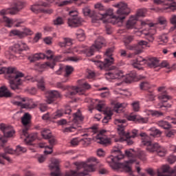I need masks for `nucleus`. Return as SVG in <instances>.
I'll use <instances>...</instances> for the list:
<instances>
[{
    "label": "nucleus",
    "instance_id": "f257e3e1",
    "mask_svg": "<svg viewBox=\"0 0 176 176\" xmlns=\"http://www.w3.org/2000/svg\"><path fill=\"white\" fill-rule=\"evenodd\" d=\"M118 8L117 14L113 15V10L108 9L104 14H99V16H94L92 17V23H100V20L104 19V23H111L112 24H122L126 16L130 14V8L127 6V3L124 2H120L116 6Z\"/></svg>",
    "mask_w": 176,
    "mask_h": 176
},
{
    "label": "nucleus",
    "instance_id": "f03ea898",
    "mask_svg": "<svg viewBox=\"0 0 176 176\" xmlns=\"http://www.w3.org/2000/svg\"><path fill=\"white\" fill-rule=\"evenodd\" d=\"M58 45L60 47H68L67 50L65 51V53H85L88 57H90L98 52L100 49L105 46V39L102 37H98L94 45L90 48L82 45L78 47L72 48V39L69 38H64L62 41L58 43Z\"/></svg>",
    "mask_w": 176,
    "mask_h": 176
},
{
    "label": "nucleus",
    "instance_id": "7ed1b4c3",
    "mask_svg": "<svg viewBox=\"0 0 176 176\" xmlns=\"http://www.w3.org/2000/svg\"><path fill=\"white\" fill-rule=\"evenodd\" d=\"M96 163H98L97 158L91 157L88 158L87 162H80L76 164L77 171L69 170L65 173V176H90L88 173L96 171ZM84 170V172L79 173V170Z\"/></svg>",
    "mask_w": 176,
    "mask_h": 176
},
{
    "label": "nucleus",
    "instance_id": "20e7f679",
    "mask_svg": "<svg viewBox=\"0 0 176 176\" xmlns=\"http://www.w3.org/2000/svg\"><path fill=\"white\" fill-rule=\"evenodd\" d=\"M115 124L118 126L117 130L118 131V134L120 137L118 141L122 142V141H126L128 145H132L133 140H130V138H135V137L138 136V131L136 129L132 130L131 133L124 132V127H126V120H116Z\"/></svg>",
    "mask_w": 176,
    "mask_h": 176
},
{
    "label": "nucleus",
    "instance_id": "39448f33",
    "mask_svg": "<svg viewBox=\"0 0 176 176\" xmlns=\"http://www.w3.org/2000/svg\"><path fill=\"white\" fill-rule=\"evenodd\" d=\"M24 8V3L21 1H17L14 3V6L11 8L3 9L0 10V16H3V21L6 23V27L10 28L16 21L14 19H10L8 16H5V14H16L19 13L21 9Z\"/></svg>",
    "mask_w": 176,
    "mask_h": 176
},
{
    "label": "nucleus",
    "instance_id": "423d86ee",
    "mask_svg": "<svg viewBox=\"0 0 176 176\" xmlns=\"http://www.w3.org/2000/svg\"><path fill=\"white\" fill-rule=\"evenodd\" d=\"M158 23H150L148 25V28L142 31V34L144 35L146 39H148V42H153L155 37L153 35L156 34V28L159 25H166L167 24V20L163 16H160L157 19Z\"/></svg>",
    "mask_w": 176,
    "mask_h": 176
},
{
    "label": "nucleus",
    "instance_id": "0eeeda50",
    "mask_svg": "<svg viewBox=\"0 0 176 176\" xmlns=\"http://www.w3.org/2000/svg\"><path fill=\"white\" fill-rule=\"evenodd\" d=\"M22 124L24 126V129L22 130V135L25 137V141L30 144L32 141H35L38 138L36 133H30L28 135V129H30V124H31V115L28 113H25L21 118Z\"/></svg>",
    "mask_w": 176,
    "mask_h": 176
},
{
    "label": "nucleus",
    "instance_id": "6e6552de",
    "mask_svg": "<svg viewBox=\"0 0 176 176\" xmlns=\"http://www.w3.org/2000/svg\"><path fill=\"white\" fill-rule=\"evenodd\" d=\"M112 52L113 50L112 48H109L106 51L104 54V61L100 60L101 58V56H96L95 59H93L92 61L95 63L96 65L100 68V69H109V67H111V64H113V58H112Z\"/></svg>",
    "mask_w": 176,
    "mask_h": 176
},
{
    "label": "nucleus",
    "instance_id": "1a4fd4ad",
    "mask_svg": "<svg viewBox=\"0 0 176 176\" xmlns=\"http://www.w3.org/2000/svg\"><path fill=\"white\" fill-rule=\"evenodd\" d=\"M146 64L150 68H157L159 67V60L156 58H150L145 59L142 56H138L136 60H133L132 65L137 69H142V65Z\"/></svg>",
    "mask_w": 176,
    "mask_h": 176
},
{
    "label": "nucleus",
    "instance_id": "9d476101",
    "mask_svg": "<svg viewBox=\"0 0 176 176\" xmlns=\"http://www.w3.org/2000/svg\"><path fill=\"white\" fill-rule=\"evenodd\" d=\"M140 137H142V145H144L146 147V151L150 152L151 153H154V152H157L160 144L157 143H152L151 141V138L148 135H146V133H142L140 134Z\"/></svg>",
    "mask_w": 176,
    "mask_h": 176
},
{
    "label": "nucleus",
    "instance_id": "9b49d317",
    "mask_svg": "<svg viewBox=\"0 0 176 176\" xmlns=\"http://www.w3.org/2000/svg\"><path fill=\"white\" fill-rule=\"evenodd\" d=\"M91 88V85L90 84L87 83V82H85L84 80H79V86L78 87H74L72 91H68L65 94V97L67 98H72L75 94H85V90H89Z\"/></svg>",
    "mask_w": 176,
    "mask_h": 176
},
{
    "label": "nucleus",
    "instance_id": "f8f14e48",
    "mask_svg": "<svg viewBox=\"0 0 176 176\" xmlns=\"http://www.w3.org/2000/svg\"><path fill=\"white\" fill-rule=\"evenodd\" d=\"M0 130L3 133V137L0 138V142L2 144H6L8 142V138H12L14 135V129L10 125L1 124Z\"/></svg>",
    "mask_w": 176,
    "mask_h": 176
},
{
    "label": "nucleus",
    "instance_id": "ddd939ff",
    "mask_svg": "<svg viewBox=\"0 0 176 176\" xmlns=\"http://www.w3.org/2000/svg\"><path fill=\"white\" fill-rule=\"evenodd\" d=\"M146 14V9L142 8L137 11L136 15L131 16L129 19L126 21V27L128 30H131L135 27L137 21H138V17H145Z\"/></svg>",
    "mask_w": 176,
    "mask_h": 176
},
{
    "label": "nucleus",
    "instance_id": "4468645a",
    "mask_svg": "<svg viewBox=\"0 0 176 176\" xmlns=\"http://www.w3.org/2000/svg\"><path fill=\"white\" fill-rule=\"evenodd\" d=\"M28 46L27 44L20 41L17 44L14 45V48L10 47L8 50H7L5 53L7 58H13V54H14V52L17 50L18 52H23V50H28Z\"/></svg>",
    "mask_w": 176,
    "mask_h": 176
},
{
    "label": "nucleus",
    "instance_id": "2eb2a0df",
    "mask_svg": "<svg viewBox=\"0 0 176 176\" xmlns=\"http://www.w3.org/2000/svg\"><path fill=\"white\" fill-rule=\"evenodd\" d=\"M46 54L40 53L35 54L29 56V60L31 63H34V61H38L39 60H43V58H47V60H50L49 63H52L53 60V52L52 50H48L46 51Z\"/></svg>",
    "mask_w": 176,
    "mask_h": 176
},
{
    "label": "nucleus",
    "instance_id": "dca6fc26",
    "mask_svg": "<svg viewBox=\"0 0 176 176\" xmlns=\"http://www.w3.org/2000/svg\"><path fill=\"white\" fill-rule=\"evenodd\" d=\"M62 71L65 72V74H64L65 79L63 80L62 82L63 83H67V82L69 79V76L71 75V74H72V72H74V67H72V66H69V65H66V66H64V67H60L58 70H57L56 72V74L57 75H61V72Z\"/></svg>",
    "mask_w": 176,
    "mask_h": 176
},
{
    "label": "nucleus",
    "instance_id": "f3484780",
    "mask_svg": "<svg viewBox=\"0 0 176 176\" xmlns=\"http://www.w3.org/2000/svg\"><path fill=\"white\" fill-rule=\"evenodd\" d=\"M83 120V117L82 116V113L80 111H77L76 113L73 115V122L74 125L73 126L67 127L64 129L65 133L72 132L74 129H76L77 124H79Z\"/></svg>",
    "mask_w": 176,
    "mask_h": 176
},
{
    "label": "nucleus",
    "instance_id": "a211bd4d",
    "mask_svg": "<svg viewBox=\"0 0 176 176\" xmlns=\"http://www.w3.org/2000/svg\"><path fill=\"white\" fill-rule=\"evenodd\" d=\"M96 138L98 144H101L104 146L111 144V139L108 138L105 135V130L100 131V133L96 135Z\"/></svg>",
    "mask_w": 176,
    "mask_h": 176
},
{
    "label": "nucleus",
    "instance_id": "6ab92c4d",
    "mask_svg": "<svg viewBox=\"0 0 176 176\" xmlns=\"http://www.w3.org/2000/svg\"><path fill=\"white\" fill-rule=\"evenodd\" d=\"M124 74L122 71L119 70L118 68L114 67L113 70L106 74L107 79H121Z\"/></svg>",
    "mask_w": 176,
    "mask_h": 176
},
{
    "label": "nucleus",
    "instance_id": "aec40b11",
    "mask_svg": "<svg viewBox=\"0 0 176 176\" xmlns=\"http://www.w3.org/2000/svg\"><path fill=\"white\" fill-rule=\"evenodd\" d=\"M60 160L54 159L52 161V164L50 165V168L52 170L53 172L51 173V176H60Z\"/></svg>",
    "mask_w": 176,
    "mask_h": 176
},
{
    "label": "nucleus",
    "instance_id": "412c9836",
    "mask_svg": "<svg viewBox=\"0 0 176 176\" xmlns=\"http://www.w3.org/2000/svg\"><path fill=\"white\" fill-rule=\"evenodd\" d=\"M6 153H9V155H21V153H25L27 152V148L21 146H17L16 150H13L11 147H6L4 148Z\"/></svg>",
    "mask_w": 176,
    "mask_h": 176
},
{
    "label": "nucleus",
    "instance_id": "4be33fe9",
    "mask_svg": "<svg viewBox=\"0 0 176 176\" xmlns=\"http://www.w3.org/2000/svg\"><path fill=\"white\" fill-rule=\"evenodd\" d=\"M16 100H14L13 102V104L14 105H17L18 107H21V108H25V109H30V108H35V107H36V105L33 104L32 107H30V104L25 103H23V102H25V101H27V99L25 98H21L20 96H16Z\"/></svg>",
    "mask_w": 176,
    "mask_h": 176
},
{
    "label": "nucleus",
    "instance_id": "5701e85b",
    "mask_svg": "<svg viewBox=\"0 0 176 176\" xmlns=\"http://www.w3.org/2000/svg\"><path fill=\"white\" fill-rule=\"evenodd\" d=\"M10 36H19V38H24V36H26V35H32V31L30 29L25 28L23 32H20L17 30H13L10 32Z\"/></svg>",
    "mask_w": 176,
    "mask_h": 176
},
{
    "label": "nucleus",
    "instance_id": "b1692460",
    "mask_svg": "<svg viewBox=\"0 0 176 176\" xmlns=\"http://www.w3.org/2000/svg\"><path fill=\"white\" fill-rule=\"evenodd\" d=\"M82 22L83 19L80 16H74L69 18L67 23L69 27L76 28L82 25Z\"/></svg>",
    "mask_w": 176,
    "mask_h": 176
},
{
    "label": "nucleus",
    "instance_id": "393cba45",
    "mask_svg": "<svg viewBox=\"0 0 176 176\" xmlns=\"http://www.w3.org/2000/svg\"><path fill=\"white\" fill-rule=\"evenodd\" d=\"M148 45V42L145 41H140L138 43V44L135 46H130L128 49L129 50H134L135 54H140V53H142V50L144 49V46H146Z\"/></svg>",
    "mask_w": 176,
    "mask_h": 176
},
{
    "label": "nucleus",
    "instance_id": "a878e982",
    "mask_svg": "<svg viewBox=\"0 0 176 176\" xmlns=\"http://www.w3.org/2000/svg\"><path fill=\"white\" fill-rule=\"evenodd\" d=\"M60 97H61V94H60V92H58V91H50L46 95V101L47 104H52V102H53V101H54L56 98H60Z\"/></svg>",
    "mask_w": 176,
    "mask_h": 176
},
{
    "label": "nucleus",
    "instance_id": "bb28decb",
    "mask_svg": "<svg viewBox=\"0 0 176 176\" xmlns=\"http://www.w3.org/2000/svg\"><path fill=\"white\" fill-rule=\"evenodd\" d=\"M41 135L45 140H48L50 145H56V139L52 136V132L49 129H44L41 131Z\"/></svg>",
    "mask_w": 176,
    "mask_h": 176
},
{
    "label": "nucleus",
    "instance_id": "cd10ccee",
    "mask_svg": "<svg viewBox=\"0 0 176 176\" xmlns=\"http://www.w3.org/2000/svg\"><path fill=\"white\" fill-rule=\"evenodd\" d=\"M42 6L46 8L47 6H49V3H45L43 1H40L32 6L30 8V10H32V12H33L34 13H41V12H42L43 10Z\"/></svg>",
    "mask_w": 176,
    "mask_h": 176
},
{
    "label": "nucleus",
    "instance_id": "c85d7f7f",
    "mask_svg": "<svg viewBox=\"0 0 176 176\" xmlns=\"http://www.w3.org/2000/svg\"><path fill=\"white\" fill-rule=\"evenodd\" d=\"M63 56L61 55H58L57 56H53L52 60L51 62H47L43 65H41L42 68H47V67H50V68H54V65H56V61H61V58Z\"/></svg>",
    "mask_w": 176,
    "mask_h": 176
},
{
    "label": "nucleus",
    "instance_id": "c756f323",
    "mask_svg": "<svg viewBox=\"0 0 176 176\" xmlns=\"http://www.w3.org/2000/svg\"><path fill=\"white\" fill-rule=\"evenodd\" d=\"M63 116V111L58 110L56 112L54 113L52 116L49 113L44 114L43 116V120H49L50 118L52 119H58V118H61Z\"/></svg>",
    "mask_w": 176,
    "mask_h": 176
},
{
    "label": "nucleus",
    "instance_id": "7c9ffc66",
    "mask_svg": "<svg viewBox=\"0 0 176 176\" xmlns=\"http://www.w3.org/2000/svg\"><path fill=\"white\" fill-rule=\"evenodd\" d=\"M128 120H133V122H138V123H148V118H142L140 116H129Z\"/></svg>",
    "mask_w": 176,
    "mask_h": 176
},
{
    "label": "nucleus",
    "instance_id": "2f4dec72",
    "mask_svg": "<svg viewBox=\"0 0 176 176\" xmlns=\"http://www.w3.org/2000/svg\"><path fill=\"white\" fill-rule=\"evenodd\" d=\"M148 131L150 132L149 135L151 137H160L162 134V131L155 127L151 128L148 129Z\"/></svg>",
    "mask_w": 176,
    "mask_h": 176
},
{
    "label": "nucleus",
    "instance_id": "473e14b6",
    "mask_svg": "<svg viewBox=\"0 0 176 176\" xmlns=\"http://www.w3.org/2000/svg\"><path fill=\"white\" fill-rule=\"evenodd\" d=\"M157 126H159V127H161L162 129H164L165 130L171 129V124H170V123H168V122H166L164 120L159 121L157 123Z\"/></svg>",
    "mask_w": 176,
    "mask_h": 176
},
{
    "label": "nucleus",
    "instance_id": "72a5a7b5",
    "mask_svg": "<svg viewBox=\"0 0 176 176\" xmlns=\"http://www.w3.org/2000/svg\"><path fill=\"white\" fill-rule=\"evenodd\" d=\"M39 146L41 148H47L48 149H50V151H45L44 153L45 155H50L53 153V146H54V145L50 144V146H47L45 143H40Z\"/></svg>",
    "mask_w": 176,
    "mask_h": 176
},
{
    "label": "nucleus",
    "instance_id": "f704fd0d",
    "mask_svg": "<svg viewBox=\"0 0 176 176\" xmlns=\"http://www.w3.org/2000/svg\"><path fill=\"white\" fill-rule=\"evenodd\" d=\"M10 96H12V94L8 90L7 87H2L0 89V97H10Z\"/></svg>",
    "mask_w": 176,
    "mask_h": 176
},
{
    "label": "nucleus",
    "instance_id": "c9c22d12",
    "mask_svg": "<svg viewBox=\"0 0 176 176\" xmlns=\"http://www.w3.org/2000/svg\"><path fill=\"white\" fill-rule=\"evenodd\" d=\"M76 35L80 42H83V41L86 39V36H85V32L82 29H79L78 30H77Z\"/></svg>",
    "mask_w": 176,
    "mask_h": 176
},
{
    "label": "nucleus",
    "instance_id": "e433bc0d",
    "mask_svg": "<svg viewBox=\"0 0 176 176\" xmlns=\"http://www.w3.org/2000/svg\"><path fill=\"white\" fill-rule=\"evenodd\" d=\"M156 153L160 157H164V156H166L167 154V149L162 146H160L158 147V150H157Z\"/></svg>",
    "mask_w": 176,
    "mask_h": 176
},
{
    "label": "nucleus",
    "instance_id": "4c0bfd02",
    "mask_svg": "<svg viewBox=\"0 0 176 176\" xmlns=\"http://www.w3.org/2000/svg\"><path fill=\"white\" fill-rule=\"evenodd\" d=\"M171 0H154L155 5H166V8L170 6Z\"/></svg>",
    "mask_w": 176,
    "mask_h": 176
},
{
    "label": "nucleus",
    "instance_id": "58836bf2",
    "mask_svg": "<svg viewBox=\"0 0 176 176\" xmlns=\"http://www.w3.org/2000/svg\"><path fill=\"white\" fill-rule=\"evenodd\" d=\"M158 42L160 45H163V43H167L168 42V37L167 34H162L158 36Z\"/></svg>",
    "mask_w": 176,
    "mask_h": 176
},
{
    "label": "nucleus",
    "instance_id": "ea45409f",
    "mask_svg": "<svg viewBox=\"0 0 176 176\" xmlns=\"http://www.w3.org/2000/svg\"><path fill=\"white\" fill-rule=\"evenodd\" d=\"M158 98L159 100H161V101H163L164 102H167V101L170 100V96L167 95V92L164 91L159 95Z\"/></svg>",
    "mask_w": 176,
    "mask_h": 176
},
{
    "label": "nucleus",
    "instance_id": "a19ab883",
    "mask_svg": "<svg viewBox=\"0 0 176 176\" xmlns=\"http://www.w3.org/2000/svg\"><path fill=\"white\" fill-rule=\"evenodd\" d=\"M35 81L38 82L37 86L40 90H45V80L43 79V78H41L40 80L35 79V80H33V82Z\"/></svg>",
    "mask_w": 176,
    "mask_h": 176
},
{
    "label": "nucleus",
    "instance_id": "79ce46f5",
    "mask_svg": "<svg viewBox=\"0 0 176 176\" xmlns=\"http://www.w3.org/2000/svg\"><path fill=\"white\" fill-rule=\"evenodd\" d=\"M54 25H63L64 24V18L62 16H58L53 20Z\"/></svg>",
    "mask_w": 176,
    "mask_h": 176
},
{
    "label": "nucleus",
    "instance_id": "37998d69",
    "mask_svg": "<svg viewBox=\"0 0 176 176\" xmlns=\"http://www.w3.org/2000/svg\"><path fill=\"white\" fill-rule=\"evenodd\" d=\"M147 115H151L152 116L159 118V116H163V113L157 111L147 110Z\"/></svg>",
    "mask_w": 176,
    "mask_h": 176
},
{
    "label": "nucleus",
    "instance_id": "c03bdc74",
    "mask_svg": "<svg viewBox=\"0 0 176 176\" xmlns=\"http://www.w3.org/2000/svg\"><path fill=\"white\" fill-rule=\"evenodd\" d=\"M136 77H137V74H135L134 72L130 73L126 77V82L128 83H130V82H133V80H134V79H135Z\"/></svg>",
    "mask_w": 176,
    "mask_h": 176
},
{
    "label": "nucleus",
    "instance_id": "a18cd8bd",
    "mask_svg": "<svg viewBox=\"0 0 176 176\" xmlns=\"http://www.w3.org/2000/svg\"><path fill=\"white\" fill-rule=\"evenodd\" d=\"M146 101H153L155 100V94L152 91H147L146 94Z\"/></svg>",
    "mask_w": 176,
    "mask_h": 176
},
{
    "label": "nucleus",
    "instance_id": "49530a36",
    "mask_svg": "<svg viewBox=\"0 0 176 176\" xmlns=\"http://www.w3.org/2000/svg\"><path fill=\"white\" fill-rule=\"evenodd\" d=\"M140 86L141 90H148L151 87V85H149V82L148 81L142 82Z\"/></svg>",
    "mask_w": 176,
    "mask_h": 176
},
{
    "label": "nucleus",
    "instance_id": "de8ad7c7",
    "mask_svg": "<svg viewBox=\"0 0 176 176\" xmlns=\"http://www.w3.org/2000/svg\"><path fill=\"white\" fill-rule=\"evenodd\" d=\"M7 160L8 162H11V160L9 157L6 156V153L1 154L0 155V164H5V161Z\"/></svg>",
    "mask_w": 176,
    "mask_h": 176
},
{
    "label": "nucleus",
    "instance_id": "09e8293b",
    "mask_svg": "<svg viewBox=\"0 0 176 176\" xmlns=\"http://www.w3.org/2000/svg\"><path fill=\"white\" fill-rule=\"evenodd\" d=\"M117 113H119L120 111H123V108H126V104L124 103H118L116 104Z\"/></svg>",
    "mask_w": 176,
    "mask_h": 176
},
{
    "label": "nucleus",
    "instance_id": "8fccbe9b",
    "mask_svg": "<svg viewBox=\"0 0 176 176\" xmlns=\"http://www.w3.org/2000/svg\"><path fill=\"white\" fill-rule=\"evenodd\" d=\"M167 9H170V10H176V3L174 2L173 0H171L169 6L168 7H165L164 8V10H166Z\"/></svg>",
    "mask_w": 176,
    "mask_h": 176
},
{
    "label": "nucleus",
    "instance_id": "3c124183",
    "mask_svg": "<svg viewBox=\"0 0 176 176\" xmlns=\"http://www.w3.org/2000/svg\"><path fill=\"white\" fill-rule=\"evenodd\" d=\"M87 78L88 79H96V73L91 70H88L87 72Z\"/></svg>",
    "mask_w": 176,
    "mask_h": 176
},
{
    "label": "nucleus",
    "instance_id": "603ef678",
    "mask_svg": "<svg viewBox=\"0 0 176 176\" xmlns=\"http://www.w3.org/2000/svg\"><path fill=\"white\" fill-rule=\"evenodd\" d=\"M138 157L140 159V160H146V154L144 151H140L138 153Z\"/></svg>",
    "mask_w": 176,
    "mask_h": 176
},
{
    "label": "nucleus",
    "instance_id": "864d4df0",
    "mask_svg": "<svg viewBox=\"0 0 176 176\" xmlns=\"http://www.w3.org/2000/svg\"><path fill=\"white\" fill-rule=\"evenodd\" d=\"M158 67H160L161 68H168V69L171 68V66H170V64L168 62H167V60H163L161 63H159Z\"/></svg>",
    "mask_w": 176,
    "mask_h": 176
},
{
    "label": "nucleus",
    "instance_id": "5fc2aeb1",
    "mask_svg": "<svg viewBox=\"0 0 176 176\" xmlns=\"http://www.w3.org/2000/svg\"><path fill=\"white\" fill-rule=\"evenodd\" d=\"M132 108L135 112H138L140 111V102H133L132 104Z\"/></svg>",
    "mask_w": 176,
    "mask_h": 176
},
{
    "label": "nucleus",
    "instance_id": "6e6d98bb",
    "mask_svg": "<svg viewBox=\"0 0 176 176\" xmlns=\"http://www.w3.org/2000/svg\"><path fill=\"white\" fill-rule=\"evenodd\" d=\"M133 39H134L133 36H126L124 38V42L126 45H129V43H131V42H133Z\"/></svg>",
    "mask_w": 176,
    "mask_h": 176
},
{
    "label": "nucleus",
    "instance_id": "4d7b16f0",
    "mask_svg": "<svg viewBox=\"0 0 176 176\" xmlns=\"http://www.w3.org/2000/svg\"><path fill=\"white\" fill-rule=\"evenodd\" d=\"M96 109L100 112H104V111H105V104H104V103H99L96 106Z\"/></svg>",
    "mask_w": 176,
    "mask_h": 176
},
{
    "label": "nucleus",
    "instance_id": "13d9d810",
    "mask_svg": "<svg viewBox=\"0 0 176 176\" xmlns=\"http://www.w3.org/2000/svg\"><path fill=\"white\" fill-rule=\"evenodd\" d=\"M168 162L170 163V164H174V163L176 162V157L174 155H170L168 157Z\"/></svg>",
    "mask_w": 176,
    "mask_h": 176
},
{
    "label": "nucleus",
    "instance_id": "bf43d9fd",
    "mask_svg": "<svg viewBox=\"0 0 176 176\" xmlns=\"http://www.w3.org/2000/svg\"><path fill=\"white\" fill-rule=\"evenodd\" d=\"M39 109L41 112H46L47 111V106L46 104H39Z\"/></svg>",
    "mask_w": 176,
    "mask_h": 176
},
{
    "label": "nucleus",
    "instance_id": "052dcab7",
    "mask_svg": "<svg viewBox=\"0 0 176 176\" xmlns=\"http://www.w3.org/2000/svg\"><path fill=\"white\" fill-rule=\"evenodd\" d=\"M70 17H79L78 15V11L76 10H72L69 12Z\"/></svg>",
    "mask_w": 176,
    "mask_h": 176
},
{
    "label": "nucleus",
    "instance_id": "680f3d73",
    "mask_svg": "<svg viewBox=\"0 0 176 176\" xmlns=\"http://www.w3.org/2000/svg\"><path fill=\"white\" fill-rule=\"evenodd\" d=\"M175 134V131L174 130H171L166 133V137H168V138H173Z\"/></svg>",
    "mask_w": 176,
    "mask_h": 176
},
{
    "label": "nucleus",
    "instance_id": "e2e57ef3",
    "mask_svg": "<svg viewBox=\"0 0 176 176\" xmlns=\"http://www.w3.org/2000/svg\"><path fill=\"white\" fill-rule=\"evenodd\" d=\"M111 116L112 113H109V114H107V116L103 118L102 123H108V120L111 119Z\"/></svg>",
    "mask_w": 176,
    "mask_h": 176
},
{
    "label": "nucleus",
    "instance_id": "0e129e2a",
    "mask_svg": "<svg viewBox=\"0 0 176 176\" xmlns=\"http://www.w3.org/2000/svg\"><path fill=\"white\" fill-rule=\"evenodd\" d=\"M85 16H90V9L89 8H85L82 10Z\"/></svg>",
    "mask_w": 176,
    "mask_h": 176
},
{
    "label": "nucleus",
    "instance_id": "69168bd1",
    "mask_svg": "<svg viewBox=\"0 0 176 176\" xmlns=\"http://www.w3.org/2000/svg\"><path fill=\"white\" fill-rule=\"evenodd\" d=\"M42 38V34L41 33H37L36 34L34 38V42H38Z\"/></svg>",
    "mask_w": 176,
    "mask_h": 176
},
{
    "label": "nucleus",
    "instance_id": "338daca9",
    "mask_svg": "<svg viewBox=\"0 0 176 176\" xmlns=\"http://www.w3.org/2000/svg\"><path fill=\"white\" fill-rule=\"evenodd\" d=\"M24 173H25L24 176H35V174H34L30 170H25Z\"/></svg>",
    "mask_w": 176,
    "mask_h": 176
},
{
    "label": "nucleus",
    "instance_id": "774afa93",
    "mask_svg": "<svg viewBox=\"0 0 176 176\" xmlns=\"http://www.w3.org/2000/svg\"><path fill=\"white\" fill-rule=\"evenodd\" d=\"M170 23L171 24H173V25H175L176 26V15H173L171 17H170Z\"/></svg>",
    "mask_w": 176,
    "mask_h": 176
}]
</instances>
